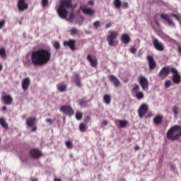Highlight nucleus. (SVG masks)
<instances>
[{"label":"nucleus","mask_w":181,"mask_h":181,"mask_svg":"<svg viewBox=\"0 0 181 181\" xmlns=\"http://www.w3.org/2000/svg\"><path fill=\"white\" fill-rule=\"evenodd\" d=\"M52 59L50 50L40 48L31 54V62L33 66H42L47 64Z\"/></svg>","instance_id":"1"},{"label":"nucleus","mask_w":181,"mask_h":181,"mask_svg":"<svg viewBox=\"0 0 181 181\" xmlns=\"http://www.w3.org/2000/svg\"><path fill=\"white\" fill-rule=\"evenodd\" d=\"M73 8L72 0H62L57 9L59 16L62 19H66L69 15L67 9H73Z\"/></svg>","instance_id":"2"},{"label":"nucleus","mask_w":181,"mask_h":181,"mask_svg":"<svg viewBox=\"0 0 181 181\" xmlns=\"http://www.w3.org/2000/svg\"><path fill=\"white\" fill-rule=\"evenodd\" d=\"M167 138L170 141H179L181 138V127L180 125L173 126L167 132Z\"/></svg>","instance_id":"3"},{"label":"nucleus","mask_w":181,"mask_h":181,"mask_svg":"<svg viewBox=\"0 0 181 181\" xmlns=\"http://www.w3.org/2000/svg\"><path fill=\"white\" fill-rule=\"evenodd\" d=\"M108 35L106 37V40L108 42L109 46L112 47H115V46H118L119 41H118V31H108Z\"/></svg>","instance_id":"4"},{"label":"nucleus","mask_w":181,"mask_h":181,"mask_svg":"<svg viewBox=\"0 0 181 181\" xmlns=\"http://www.w3.org/2000/svg\"><path fill=\"white\" fill-rule=\"evenodd\" d=\"M172 67L170 66H164L158 73V77L160 80H165L172 72Z\"/></svg>","instance_id":"5"},{"label":"nucleus","mask_w":181,"mask_h":181,"mask_svg":"<svg viewBox=\"0 0 181 181\" xmlns=\"http://www.w3.org/2000/svg\"><path fill=\"white\" fill-rule=\"evenodd\" d=\"M171 73H173V82L174 84H180L181 81V76L180 74H179V71H177V69L176 68L171 69Z\"/></svg>","instance_id":"6"},{"label":"nucleus","mask_w":181,"mask_h":181,"mask_svg":"<svg viewBox=\"0 0 181 181\" xmlns=\"http://www.w3.org/2000/svg\"><path fill=\"white\" fill-rule=\"evenodd\" d=\"M113 5L115 9H121V7L123 9H128L129 8V4L127 2L122 3L121 0H114Z\"/></svg>","instance_id":"7"},{"label":"nucleus","mask_w":181,"mask_h":181,"mask_svg":"<svg viewBox=\"0 0 181 181\" xmlns=\"http://www.w3.org/2000/svg\"><path fill=\"white\" fill-rule=\"evenodd\" d=\"M139 83L142 88V90H148L149 88V82L148 78L144 76H139Z\"/></svg>","instance_id":"8"},{"label":"nucleus","mask_w":181,"mask_h":181,"mask_svg":"<svg viewBox=\"0 0 181 181\" xmlns=\"http://www.w3.org/2000/svg\"><path fill=\"white\" fill-rule=\"evenodd\" d=\"M148 110L149 106H148V104H142L138 110V115L139 118H144V117H145V115L148 112Z\"/></svg>","instance_id":"9"},{"label":"nucleus","mask_w":181,"mask_h":181,"mask_svg":"<svg viewBox=\"0 0 181 181\" xmlns=\"http://www.w3.org/2000/svg\"><path fill=\"white\" fill-rule=\"evenodd\" d=\"M60 110L62 112H64V114L69 115V117H71V115L74 114V110H73V107L70 105H63L61 107Z\"/></svg>","instance_id":"10"},{"label":"nucleus","mask_w":181,"mask_h":181,"mask_svg":"<svg viewBox=\"0 0 181 181\" xmlns=\"http://www.w3.org/2000/svg\"><path fill=\"white\" fill-rule=\"evenodd\" d=\"M17 6L20 12H23V11H26V9H28L29 4L26 3V0H18Z\"/></svg>","instance_id":"11"},{"label":"nucleus","mask_w":181,"mask_h":181,"mask_svg":"<svg viewBox=\"0 0 181 181\" xmlns=\"http://www.w3.org/2000/svg\"><path fill=\"white\" fill-rule=\"evenodd\" d=\"M153 45L158 52H163V50H165V46L163 45V43L160 42V41H159V40L157 38H154L153 40Z\"/></svg>","instance_id":"12"},{"label":"nucleus","mask_w":181,"mask_h":181,"mask_svg":"<svg viewBox=\"0 0 181 181\" xmlns=\"http://www.w3.org/2000/svg\"><path fill=\"white\" fill-rule=\"evenodd\" d=\"M87 60L89 62L91 67H93L94 69H97V66H98V59H97V57L91 56V54H88L87 56Z\"/></svg>","instance_id":"13"},{"label":"nucleus","mask_w":181,"mask_h":181,"mask_svg":"<svg viewBox=\"0 0 181 181\" xmlns=\"http://www.w3.org/2000/svg\"><path fill=\"white\" fill-rule=\"evenodd\" d=\"M64 46L65 47H69L72 52L76 50V40H69L64 42Z\"/></svg>","instance_id":"14"},{"label":"nucleus","mask_w":181,"mask_h":181,"mask_svg":"<svg viewBox=\"0 0 181 181\" xmlns=\"http://www.w3.org/2000/svg\"><path fill=\"white\" fill-rule=\"evenodd\" d=\"M30 156L33 159H39L42 156V151L37 148H33L29 152Z\"/></svg>","instance_id":"15"},{"label":"nucleus","mask_w":181,"mask_h":181,"mask_svg":"<svg viewBox=\"0 0 181 181\" xmlns=\"http://www.w3.org/2000/svg\"><path fill=\"white\" fill-rule=\"evenodd\" d=\"M147 60L148 62L149 70H155V69L156 68V61H155L153 56H147Z\"/></svg>","instance_id":"16"},{"label":"nucleus","mask_w":181,"mask_h":181,"mask_svg":"<svg viewBox=\"0 0 181 181\" xmlns=\"http://www.w3.org/2000/svg\"><path fill=\"white\" fill-rule=\"evenodd\" d=\"M1 100L4 102L5 105H11L13 102V98L11 95H2Z\"/></svg>","instance_id":"17"},{"label":"nucleus","mask_w":181,"mask_h":181,"mask_svg":"<svg viewBox=\"0 0 181 181\" xmlns=\"http://www.w3.org/2000/svg\"><path fill=\"white\" fill-rule=\"evenodd\" d=\"M80 9H81L83 13H84V15H88L89 16H93V15H94V13H95V11H94V9L91 8H87L86 6H81L80 7Z\"/></svg>","instance_id":"18"},{"label":"nucleus","mask_w":181,"mask_h":181,"mask_svg":"<svg viewBox=\"0 0 181 181\" xmlns=\"http://www.w3.org/2000/svg\"><path fill=\"white\" fill-rule=\"evenodd\" d=\"M30 86V78L29 77L25 78L22 81V88L23 91L28 90Z\"/></svg>","instance_id":"19"},{"label":"nucleus","mask_w":181,"mask_h":181,"mask_svg":"<svg viewBox=\"0 0 181 181\" xmlns=\"http://www.w3.org/2000/svg\"><path fill=\"white\" fill-rule=\"evenodd\" d=\"M107 78L110 80V81H111V83L114 84L115 87H118L119 84H121L119 80L117 79V77L114 75H109Z\"/></svg>","instance_id":"20"},{"label":"nucleus","mask_w":181,"mask_h":181,"mask_svg":"<svg viewBox=\"0 0 181 181\" xmlns=\"http://www.w3.org/2000/svg\"><path fill=\"white\" fill-rule=\"evenodd\" d=\"M120 40L124 45H128L129 42H131V37H129V35H128V34L124 33L122 35Z\"/></svg>","instance_id":"21"},{"label":"nucleus","mask_w":181,"mask_h":181,"mask_svg":"<svg viewBox=\"0 0 181 181\" xmlns=\"http://www.w3.org/2000/svg\"><path fill=\"white\" fill-rule=\"evenodd\" d=\"M153 121L155 125H160L163 121V116L161 115H156Z\"/></svg>","instance_id":"22"},{"label":"nucleus","mask_w":181,"mask_h":181,"mask_svg":"<svg viewBox=\"0 0 181 181\" xmlns=\"http://www.w3.org/2000/svg\"><path fill=\"white\" fill-rule=\"evenodd\" d=\"M57 88L60 93H64V91L67 90V85H66L64 83H60L57 85Z\"/></svg>","instance_id":"23"},{"label":"nucleus","mask_w":181,"mask_h":181,"mask_svg":"<svg viewBox=\"0 0 181 181\" xmlns=\"http://www.w3.org/2000/svg\"><path fill=\"white\" fill-rule=\"evenodd\" d=\"M26 124L27 126H28L30 128V127H33L35 124H36V118L35 117H28L26 119Z\"/></svg>","instance_id":"24"},{"label":"nucleus","mask_w":181,"mask_h":181,"mask_svg":"<svg viewBox=\"0 0 181 181\" xmlns=\"http://www.w3.org/2000/svg\"><path fill=\"white\" fill-rule=\"evenodd\" d=\"M75 79H74V83L77 87H81V79L80 78V74H75Z\"/></svg>","instance_id":"25"},{"label":"nucleus","mask_w":181,"mask_h":181,"mask_svg":"<svg viewBox=\"0 0 181 181\" xmlns=\"http://www.w3.org/2000/svg\"><path fill=\"white\" fill-rule=\"evenodd\" d=\"M103 101L107 105H110L111 104V95L108 94L104 95Z\"/></svg>","instance_id":"26"},{"label":"nucleus","mask_w":181,"mask_h":181,"mask_svg":"<svg viewBox=\"0 0 181 181\" xmlns=\"http://www.w3.org/2000/svg\"><path fill=\"white\" fill-rule=\"evenodd\" d=\"M132 87L133 88H132V93L133 94H136L139 93V90H140L139 85L134 83L132 85Z\"/></svg>","instance_id":"27"},{"label":"nucleus","mask_w":181,"mask_h":181,"mask_svg":"<svg viewBox=\"0 0 181 181\" xmlns=\"http://www.w3.org/2000/svg\"><path fill=\"white\" fill-rule=\"evenodd\" d=\"M0 125L5 128L6 129H8V123H6V121H5V119L4 117L0 118Z\"/></svg>","instance_id":"28"},{"label":"nucleus","mask_w":181,"mask_h":181,"mask_svg":"<svg viewBox=\"0 0 181 181\" xmlns=\"http://www.w3.org/2000/svg\"><path fill=\"white\" fill-rule=\"evenodd\" d=\"M0 57H1V59H3V60H5V59H6V51L4 47H1L0 49Z\"/></svg>","instance_id":"29"},{"label":"nucleus","mask_w":181,"mask_h":181,"mask_svg":"<svg viewBox=\"0 0 181 181\" xmlns=\"http://www.w3.org/2000/svg\"><path fill=\"white\" fill-rule=\"evenodd\" d=\"M29 159V156L25 153H23L21 156V160L22 162H28Z\"/></svg>","instance_id":"30"},{"label":"nucleus","mask_w":181,"mask_h":181,"mask_svg":"<svg viewBox=\"0 0 181 181\" xmlns=\"http://www.w3.org/2000/svg\"><path fill=\"white\" fill-rule=\"evenodd\" d=\"M172 111L174 114L175 118H176V117L179 115V108L177 107V106L175 105L172 107Z\"/></svg>","instance_id":"31"},{"label":"nucleus","mask_w":181,"mask_h":181,"mask_svg":"<svg viewBox=\"0 0 181 181\" xmlns=\"http://www.w3.org/2000/svg\"><path fill=\"white\" fill-rule=\"evenodd\" d=\"M87 125H86L85 123H81L79 125L81 132H86V131H87Z\"/></svg>","instance_id":"32"},{"label":"nucleus","mask_w":181,"mask_h":181,"mask_svg":"<svg viewBox=\"0 0 181 181\" xmlns=\"http://www.w3.org/2000/svg\"><path fill=\"white\" fill-rule=\"evenodd\" d=\"M145 95H144L143 92H137V93H136V98H137V100H144Z\"/></svg>","instance_id":"33"},{"label":"nucleus","mask_w":181,"mask_h":181,"mask_svg":"<svg viewBox=\"0 0 181 181\" xmlns=\"http://www.w3.org/2000/svg\"><path fill=\"white\" fill-rule=\"evenodd\" d=\"M127 124H128V121L127 120H119V124L120 128H125Z\"/></svg>","instance_id":"34"},{"label":"nucleus","mask_w":181,"mask_h":181,"mask_svg":"<svg viewBox=\"0 0 181 181\" xmlns=\"http://www.w3.org/2000/svg\"><path fill=\"white\" fill-rule=\"evenodd\" d=\"M79 105L86 108L87 107V100H84V98L78 100Z\"/></svg>","instance_id":"35"},{"label":"nucleus","mask_w":181,"mask_h":181,"mask_svg":"<svg viewBox=\"0 0 181 181\" xmlns=\"http://www.w3.org/2000/svg\"><path fill=\"white\" fill-rule=\"evenodd\" d=\"M65 145L68 149H73V143L71 141H66Z\"/></svg>","instance_id":"36"},{"label":"nucleus","mask_w":181,"mask_h":181,"mask_svg":"<svg viewBox=\"0 0 181 181\" xmlns=\"http://www.w3.org/2000/svg\"><path fill=\"white\" fill-rule=\"evenodd\" d=\"M71 35H77L78 30L76 28H72L70 30Z\"/></svg>","instance_id":"37"},{"label":"nucleus","mask_w":181,"mask_h":181,"mask_svg":"<svg viewBox=\"0 0 181 181\" xmlns=\"http://www.w3.org/2000/svg\"><path fill=\"white\" fill-rule=\"evenodd\" d=\"M93 26L95 28V29H98L100 26H101V23H100L99 21H95L93 23Z\"/></svg>","instance_id":"38"},{"label":"nucleus","mask_w":181,"mask_h":181,"mask_svg":"<svg viewBox=\"0 0 181 181\" xmlns=\"http://www.w3.org/2000/svg\"><path fill=\"white\" fill-rule=\"evenodd\" d=\"M160 18L161 19H164V21H167L170 19L169 16L165 13L160 14Z\"/></svg>","instance_id":"39"},{"label":"nucleus","mask_w":181,"mask_h":181,"mask_svg":"<svg viewBox=\"0 0 181 181\" xmlns=\"http://www.w3.org/2000/svg\"><path fill=\"white\" fill-rule=\"evenodd\" d=\"M53 46L56 50H58V49H60V42L55 41L53 44Z\"/></svg>","instance_id":"40"},{"label":"nucleus","mask_w":181,"mask_h":181,"mask_svg":"<svg viewBox=\"0 0 181 181\" xmlns=\"http://www.w3.org/2000/svg\"><path fill=\"white\" fill-rule=\"evenodd\" d=\"M76 119L80 121V119H81L83 118V113H81V112H76Z\"/></svg>","instance_id":"41"},{"label":"nucleus","mask_w":181,"mask_h":181,"mask_svg":"<svg viewBox=\"0 0 181 181\" xmlns=\"http://www.w3.org/2000/svg\"><path fill=\"white\" fill-rule=\"evenodd\" d=\"M49 5V0H42V6L46 8Z\"/></svg>","instance_id":"42"},{"label":"nucleus","mask_w":181,"mask_h":181,"mask_svg":"<svg viewBox=\"0 0 181 181\" xmlns=\"http://www.w3.org/2000/svg\"><path fill=\"white\" fill-rule=\"evenodd\" d=\"M172 86V81H166L165 83V88H169Z\"/></svg>","instance_id":"43"},{"label":"nucleus","mask_w":181,"mask_h":181,"mask_svg":"<svg viewBox=\"0 0 181 181\" xmlns=\"http://www.w3.org/2000/svg\"><path fill=\"white\" fill-rule=\"evenodd\" d=\"M45 122L49 124V125H53V122H54V119H46Z\"/></svg>","instance_id":"44"},{"label":"nucleus","mask_w":181,"mask_h":181,"mask_svg":"<svg viewBox=\"0 0 181 181\" xmlns=\"http://www.w3.org/2000/svg\"><path fill=\"white\" fill-rule=\"evenodd\" d=\"M167 22L169 26H175V23H173V21L170 18H168V20H167Z\"/></svg>","instance_id":"45"},{"label":"nucleus","mask_w":181,"mask_h":181,"mask_svg":"<svg viewBox=\"0 0 181 181\" xmlns=\"http://www.w3.org/2000/svg\"><path fill=\"white\" fill-rule=\"evenodd\" d=\"M130 52L133 53V54H135L136 53V48L135 47H132L130 48Z\"/></svg>","instance_id":"46"},{"label":"nucleus","mask_w":181,"mask_h":181,"mask_svg":"<svg viewBox=\"0 0 181 181\" xmlns=\"http://www.w3.org/2000/svg\"><path fill=\"white\" fill-rule=\"evenodd\" d=\"M5 26V20H2L0 21V30Z\"/></svg>","instance_id":"47"},{"label":"nucleus","mask_w":181,"mask_h":181,"mask_svg":"<svg viewBox=\"0 0 181 181\" xmlns=\"http://www.w3.org/2000/svg\"><path fill=\"white\" fill-rule=\"evenodd\" d=\"M171 16L175 18L176 19V21H178V22L180 21V19L179 18V16L173 13V14H171Z\"/></svg>","instance_id":"48"},{"label":"nucleus","mask_w":181,"mask_h":181,"mask_svg":"<svg viewBox=\"0 0 181 181\" xmlns=\"http://www.w3.org/2000/svg\"><path fill=\"white\" fill-rule=\"evenodd\" d=\"M90 119H91V117L90 116H87L85 119H84V122H88V121H90Z\"/></svg>","instance_id":"49"},{"label":"nucleus","mask_w":181,"mask_h":181,"mask_svg":"<svg viewBox=\"0 0 181 181\" xmlns=\"http://www.w3.org/2000/svg\"><path fill=\"white\" fill-rule=\"evenodd\" d=\"M32 127H33L31 129L32 132H36V130L37 129V127L35 126V124L34 126H32Z\"/></svg>","instance_id":"50"},{"label":"nucleus","mask_w":181,"mask_h":181,"mask_svg":"<svg viewBox=\"0 0 181 181\" xmlns=\"http://www.w3.org/2000/svg\"><path fill=\"white\" fill-rule=\"evenodd\" d=\"M74 13H71L69 14V19H74Z\"/></svg>","instance_id":"51"},{"label":"nucleus","mask_w":181,"mask_h":181,"mask_svg":"<svg viewBox=\"0 0 181 181\" xmlns=\"http://www.w3.org/2000/svg\"><path fill=\"white\" fill-rule=\"evenodd\" d=\"M102 125H108V121L104 120V121L102 122Z\"/></svg>","instance_id":"52"},{"label":"nucleus","mask_w":181,"mask_h":181,"mask_svg":"<svg viewBox=\"0 0 181 181\" xmlns=\"http://www.w3.org/2000/svg\"><path fill=\"white\" fill-rule=\"evenodd\" d=\"M88 5H94V1H93V0L89 1L88 2Z\"/></svg>","instance_id":"53"},{"label":"nucleus","mask_w":181,"mask_h":181,"mask_svg":"<svg viewBox=\"0 0 181 181\" xmlns=\"http://www.w3.org/2000/svg\"><path fill=\"white\" fill-rule=\"evenodd\" d=\"M110 26H111V23H110L106 24V25H105V29L110 28Z\"/></svg>","instance_id":"54"},{"label":"nucleus","mask_w":181,"mask_h":181,"mask_svg":"<svg viewBox=\"0 0 181 181\" xmlns=\"http://www.w3.org/2000/svg\"><path fill=\"white\" fill-rule=\"evenodd\" d=\"M54 181H62V179L54 177Z\"/></svg>","instance_id":"55"},{"label":"nucleus","mask_w":181,"mask_h":181,"mask_svg":"<svg viewBox=\"0 0 181 181\" xmlns=\"http://www.w3.org/2000/svg\"><path fill=\"white\" fill-rule=\"evenodd\" d=\"M154 23H156V26H159V25H160L159 21H158L156 20L154 21Z\"/></svg>","instance_id":"56"},{"label":"nucleus","mask_w":181,"mask_h":181,"mask_svg":"<svg viewBox=\"0 0 181 181\" xmlns=\"http://www.w3.org/2000/svg\"><path fill=\"white\" fill-rule=\"evenodd\" d=\"M141 50H139V52H138V56H139V57H141V56L142 55V54H141Z\"/></svg>","instance_id":"57"},{"label":"nucleus","mask_w":181,"mask_h":181,"mask_svg":"<svg viewBox=\"0 0 181 181\" xmlns=\"http://www.w3.org/2000/svg\"><path fill=\"white\" fill-rule=\"evenodd\" d=\"M134 151H139V146H136L134 148Z\"/></svg>","instance_id":"58"},{"label":"nucleus","mask_w":181,"mask_h":181,"mask_svg":"<svg viewBox=\"0 0 181 181\" xmlns=\"http://www.w3.org/2000/svg\"><path fill=\"white\" fill-rule=\"evenodd\" d=\"M2 110H3V111H6V110H8V107H6V106H4L2 107Z\"/></svg>","instance_id":"59"},{"label":"nucleus","mask_w":181,"mask_h":181,"mask_svg":"<svg viewBox=\"0 0 181 181\" xmlns=\"http://www.w3.org/2000/svg\"><path fill=\"white\" fill-rule=\"evenodd\" d=\"M4 69V66L2 64H0V71H2V69Z\"/></svg>","instance_id":"60"},{"label":"nucleus","mask_w":181,"mask_h":181,"mask_svg":"<svg viewBox=\"0 0 181 181\" xmlns=\"http://www.w3.org/2000/svg\"><path fill=\"white\" fill-rule=\"evenodd\" d=\"M31 181H38L37 178H33L31 179Z\"/></svg>","instance_id":"61"},{"label":"nucleus","mask_w":181,"mask_h":181,"mask_svg":"<svg viewBox=\"0 0 181 181\" xmlns=\"http://www.w3.org/2000/svg\"><path fill=\"white\" fill-rule=\"evenodd\" d=\"M0 143H1V139H0Z\"/></svg>","instance_id":"62"},{"label":"nucleus","mask_w":181,"mask_h":181,"mask_svg":"<svg viewBox=\"0 0 181 181\" xmlns=\"http://www.w3.org/2000/svg\"><path fill=\"white\" fill-rule=\"evenodd\" d=\"M123 181H125V180H123Z\"/></svg>","instance_id":"63"}]
</instances>
